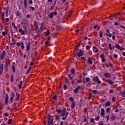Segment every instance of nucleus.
Masks as SVG:
<instances>
[{
	"label": "nucleus",
	"mask_w": 125,
	"mask_h": 125,
	"mask_svg": "<svg viewBox=\"0 0 125 125\" xmlns=\"http://www.w3.org/2000/svg\"><path fill=\"white\" fill-rule=\"evenodd\" d=\"M123 97H125V90L121 93Z\"/></svg>",
	"instance_id": "obj_44"
},
{
	"label": "nucleus",
	"mask_w": 125,
	"mask_h": 125,
	"mask_svg": "<svg viewBox=\"0 0 125 125\" xmlns=\"http://www.w3.org/2000/svg\"><path fill=\"white\" fill-rule=\"evenodd\" d=\"M22 83H23V81H21L19 85V88H20V89L22 88Z\"/></svg>",
	"instance_id": "obj_36"
},
{
	"label": "nucleus",
	"mask_w": 125,
	"mask_h": 125,
	"mask_svg": "<svg viewBox=\"0 0 125 125\" xmlns=\"http://www.w3.org/2000/svg\"><path fill=\"white\" fill-rule=\"evenodd\" d=\"M75 56H76V58H77V59H78V57H81V56H83V50H80L79 52H78V54H75Z\"/></svg>",
	"instance_id": "obj_6"
},
{
	"label": "nucleus",
	"mask_w": 125,
	"mask_h": 125,
	"mask_svg": "<svg viewBox=\"0 0 125 125\" xmlns=\"http://www.w3.org/2000/svg\"><path fill=\"white\" fill-rule=\"evenodd\" d=\"M114 44L116 48L119 49L120 51H122V47H121V45H120L119 43H115Z\"/></svg>",
	"instance_id": "obj_16"
},
{
	"label": "nucleus",
	"mask_w": 125,
	"mask_h": 125,
	"mask_svg": "<svg viewBox=\"0 0 125 125\" xmlns=\"http://www.w3.org/2000/svg\"><path fill=\"white\" fill-rule=\"evenodd\" d=\"M28 2H29V4H33V0H29L28 1Z\"/></svg>",
	"instance_id": "obj_59"
},
{
	"label": "nucleus",
	"mask_w": 125,
	"mask_h": 125,
	"mask_svg": "<svg viewBox=\"0 0 125 125\" xmlns=\"http://www.w3.org/2000/svg\"><path fill=\"white\" fill-rule=\"evenodd\" d=\"M34 26L35 27V30L38 31V33H40V27H39V25H38V22L37 21H34Z\"/></svg>",
	"instance_id": "obj_8"
},
{
	"label": "nucleus",
	"mask_w": 125,
	"mask_h": 125,
	"mask_svg": "<svg viewBox=\"0 0 125 125\" xmlns=\"http://www.w3.org/2000/svg\"><path fill=\"white\" fill-rule=\"evenodd\" d=\"M16 96H17L16 98V101H18L19 100V97H20V95L18 94V92L16 93Z\"/></svg>",
	"instance_id": "obj_28"
},
{
	"label": "nucleus",
	"mask_w": 125,
	"mask_h": 125,
	"mask_svg": "<svg viewBox=\"0 0 125 125\" xmlns=\"http://www.w3.org/2000/svg\"><path fill=\"white\" fill-rule=\"evenodd\" d=\"M47 125H53V119L48 120Z\"/></svg>",
	"instance_id": "obj_20"
},
{
	"label": "nucleus",
	"mask_w": 125,
	"mask_h": 125,
	"mask_svg": "<svg viewBox=\"0 0 125 125\" xmlns=\"http://www.w3.org/2000/svg\"><path fill=\"white\" fill-rule=\"evenodd\" d=\"M10 82L11 83H13V82H14V77L13 76V74H11V75Z\"/></svg>",
	"instance_id": "obj_33"
},
{
	"label": "nucleus",
	"mask_w": 125,
	"mask_h": 125,
	"mask_svg": "<svg viewBox=\"0 0 125 125\" xmlns=\"http://www.w3.org/2000/svg\"><path fill=\"white\" fill-rule=\"evenodd\" d=\"M63 29V27H62V26L61 25H57L56 26V30H57L58 31H60V30Z\"/></svg>",
	"instance_id": "obj_27"
},
{
	"label": "nucleus",
	"mask_w": 125,
	"mask_h": 125,
	"mask_svg": "<svg viewBox=\"0 0 125 125\" xmlns=\"http://www.w3.org/2000/svg\"><path fill=\"white\" fill-rule=\"evenodd\" d=\"M112 102H113V103H114V102H116V100H115V97H113L112 99Z\"/></svg>",
	"instance_id": "obj_54"
},
{
	"label": "nucleus",
	"mask_w": 125,
	"mask_h": 125,
	"mask_svg": "<svg viewBox=\"0 0 125 125\" xmlns=\"http://www.w3.org/2000/svg\"><path fill=\"white\" fill-rule=\"evenodd\" d=\"M11 123H12V119H9V120L8 121V125H11Z\"/></svg>",
	"instance_id": "obj_41"
},
{
	"label": "nucleus",
	"mask_w": 125,
	"mask_h": 125,
	"mask_svg": "<svg viewBox=\"0 0 125 125\" xmlns=\"http://www.w3.org/2000/svg\"><path fill=\"white\" fill-rule=\"evenodd\" d=\"M69 101L71 102V109H74V107H76V102H75V100H74V98L70 97Z\"/></svg>",
	"instance_id": "obj_4"
},
{
	"label": "nucleus",
	"mask_w": 125,
	"mask_h": 125,
	"mask_svg": "<svg viewBox=\"0 0 125 125\" xmlns=\"http://www.w3.org/2000/svg\"><path fill=\"white\" fill-rule=\"evenodd\" d=\"M90 81V79L89 77L86 78V83H88Z\"/></svg>",
	"instance_id": "obj_52"
},
{
	"label": "nucleus",
	"mask_w": 125,
	"mask_h": 125,
	"mask_svg": "<svg viewBox=\"0 0 125 125\" xmlns=\"http://www.w3.org/2000/svg\"><path fill=\"white\" fill-rule=\"evenodd\" d=\"M82 41H80L79 43L77 45V47H79V46H81V44L82 43Z\"/></svg>",
	"instance_id": "obj_51"
},
{
	"label": "nucleus",
	"mask_w": 125,
	"mask_h": 125,
	"mask_svg": "<svg viewBox=\"0 0 125 125\" xmlns=\"http://www.w3.org/2000/svg\"><path fill=\"white\" fill-rule=\"evenodd\" d=\"M110 119L112 120V121H115L116 120V116H115L114 114H112L110 117Z\"/></svg>",
	"instance_id": "obj_30"
},
{
	"label": "nucleus",
	"mask_w": 125,
	"mask_h": 125,
	"mask_svg": "<svg viewBox=\"0 0 125 125\" xmlns=\"http://www.w3.org/2000/svg\"><path fill=\"white\" fill-rule=\"evenodd\" d=\"M93 51L94 53H97L99 51V50L98 48L96 47V46H93Z\"/></svg>",
	"instance_id": "obj_19"
},
{
	"label": "nucleus",
	"mask_w": 125,
	"mask_h": 125,
	"mask_svg": "<svg viewBox=\"0 0 125 125\" xmlns=\"http://www.w3.org/2000/svg\"><path fill=\"white\" fill-rule=\"evenodd\" d=\"M99 119H100V117L97 116L96 117L94 118L95 121H99Z\"/></svg>",
	"instance_id": "obj_47"
},
{
	"label": "nucleus",
	"mask_w": 125,
	"mask_h": 125,
	"mask_svg": "<svg viewBox=\"0 0 125 125\" xmlns=\"http://www.w3.org/2000/svg\"><path fill=\"white\" fill-rule=\"evenodd\" d=\"M16 45L18 47H21V50H24V49H25V44L23 42H17L16 43Z\"/></svg>",
	"instance_id": "obj_3"
},
{
	"label": "nucleus",
	"mask_w": 125,
	"mask_h": 125,
	"mask_svg": "<svg viewBox=\"0 0 125 125\" xmlns=\"http://www.w3.org/2000/svg\"><path fill=\"white\" fill-rule=\"evenodd\" d=\"M25 46L26 48V51L28 53H30V48H31V42H26L25 43Z\"/></svg>",
	"instance_id": "obj_7"
},
{
	"label": "nucleus",
	"mask_w": 125,
	"mask_h": 125,
	"mask_svg": "<svg viewBox=\"0 0 125 125\" xmlns=\"http://www.w3.org/2000/svg\"><path fill=\"white\" fill-rule=\"evenodd\" d=\"M14 65H15V62H13L12 65L13 71L15 73V66Z\"/></svg>",
	"instance_id": "obj_29"
},
{
	"label": "nucleus",
	"mask_w": 125,
	"mask_h": 125,
	"mask_svg": "<svg viewBox=\"0 0 125 125\" xmlns=\"http://www.w3.org/2000/svg\"><path fill=\"white\" fill-rule=\"evenodd\" d=\"M2 36H5V35H6V32H5V31H3V32H2Z\"/></svg>",
	"instance_id": "obj_61"
},
{
	"label": "nucleus",
	"mask_w": 125,
	"mask_h": 125,
	"mask_svg": "<svg viewBox=\"0 0 125 125\" xmlns=\"http://www.w3.org/2000/svg\"><path fill=\"white\" fill-rule=\"evenodd\" d=\"M56 112H57L59 115H61V117H64L67 112V109H66V108H63L62 110L56 109Z\"/></svg>",
	"instance_id": "obj_1"
},
{
	"label": "nucleus",
	"mask_w": 125,
	"mask_h": 125,
	"mask_svg": "<svg viewBox=\"0 0 125 125\" xmlns=\"http://www.w3.org/2000/svg\"><path fill=\"white\" fill-rule=\"evenodd\" d=\"M5 104L7 106L8 105V94H6L5 98Z\"/></svg>",
	"instance_id": "obj_11"
},
{
	"label": "nucleus",
	"mask_w": 125,
	"mask_h": 125,
	"mask_svg": "<svg viewBox=\"0 0 125 125\" xmlns=\"http://www.w3.org/2000/svg\"><path fill=\"white\" fill-rule=\"evenodd\" d=\"M92 81L94 83H98V84H100L102 83L101 81L99 80V78H98V76H97L93 77Z\"/></svg>",
	"instance_id": "obj_5"
},
{
	"label": "nucleus",
	"mask_w": 125,
	"mask_h": 125,
	"mask_svg": "<svg viewBox=\"0 0 125 125\" xmlns=\"http://www.w3.org/2000/svg\"><path fill=\"white\" fill-rule=\"evenodd\" d=\"M79 89H81V86H78L77 87L74 89V93H78V92H79Z\"/></svg>",
	"instance_id": "obj_22"
},
{
	"label": "nucleus",
	"mask_w": 125,
	"mask_h": 125,
	"mask_svg": "<svg viewBox=\"0 0 125 125\" xmlns=\"http://www.w3.org/2000/svg\"><path fill=\"white\" fill-rule=\"evenodd\" d=\"M19 33H20L21 35V36H23V35H25V33H27V28H26V30H23V29L22 28H20L19 29Z\"/></svg>",
	"instance_id": "obj_9"
},
{
	"label": "nucleus",
	"mask_w": 125,
	"mask_h": 125,
	"mask_svg": "<svg viewBox=\"0 0 125 125\" xmlns=\"http://www.w3.org/2000/svg\"><path fill=\"white\" fill-rule=\"evenodd\" d=\"M101 115L103 118H104V116L105 115V110L103 108H101Z\"/></svg>",
	"instance_id": "obj_21"
},
{
	"label": "nucleus",
	"mask_w": 125,
	"mask_h": 125,
	"mask_svg": "<svg viewBox=\"0 0 125 125\" xmlns=\"http://www.w3.org/2000/svg\"><path fill=\"white\" fill-rule=\"evenodd\" d=\"M80 59H82V61H86V60H85V58L83 57H81Z\"/></svg>",
	"instance_id": "obj_53"
},
{
	"label": "nucleus",
	"mask_w": 125,
	"mask_h": 125,
	"mask_svg": "<svg viewBox=\"0 0 125 125\" xmlns=\"http://www.w3.org/2000/svg\"><path fill=\"white\" fill-rule=\"evenodd\" d=\"M56 121H58V120H59V115H56Z\"/></svg>",
	"instance_id": "obj_60"
},
{
	"label": "nucleus",
	"mask_w": 125,
	"mask_h": 125,
	"mask_svg": "<svg viewBox=\"0 0 125 125\" xmlns=\"http://www.w3.org/2000/svg\"><path fill=\"white\" fill-rule=\"evenodd\" d=\"M3 71V64H1L0 65V75H2Z\"/></svg>",
	"instance_id": "obj_23"
},
{
	"label": "nucleus",
	"mask_w": 125,
	"mask_h": 125,
	"mask_svg": "<svg viewBox=\"0 0 125 125\" xmlns=\"http://www.w3.org/2000/svg\"><path fill=\"white\" fill-rule=\"evenodd\" d=\"M57 35H58V33H57L53 34V35H52L53 38H56V37H57Z\"/></svg>",
	"instance_id": "obj_38"
},
{
	"label": "nucleus",
	"mask_w": 125,
	"mask_h": 125,
	"mask_svg": "<svg viewBox=\"0 0 125 125\" xmlns=\"http://www.w3.org/2000/svg\"><path fill=\"white\" fill-rule=\"evenodd\" d=\"M67 77L70 80H73V76H71V74H67Z\"/></svg>",
	"instance_id": "obj_39"
},
{
	"label": "nucleus",
	"mask_w": 125,
	"mask_h": 125,
	"mask_svg": "<svg viewBox=\"0 0 125 125\" xmlns=\"http://www.w3.org/2000/svg\"><path fill=\"white\" fill-rule=\"evenodd\" d=\"M44 34H45L46 36H49V34H50V31H49V29H47V31L46 32H44Z\"/></svg>",
	"instance_id": "obj_35"
},
{
	"label": "nucleus",
	"mask_w": 125,
	"mask_h": 125,
	"mask_svg": "<svg viewBox=\"0 0 125 125\" xmlns=\"http://www.w3.org/2000/svg\"><path fill=\"white\" fill-rule=\"evenodd\" d=\"M47 119H48V120H52L53 119L51 118V115H50V114H49L47 115Z\"/></svg>",
	"instance_id": "obj_46"
},
{
	"label": "nucleus",
	"mask_w": 125,
	"mask_h": 125,
	"mask_svg": "<svg viewBox=\"0 0 125 125\" xmlns=\"http://www.w3.org/2000/svg\"><path fill=\"white\" fill-rule=\"evenodd\" d=\"M86 50H89V49H90V46H89V45H87L86 46Z\"/></svg>",
	"instance_id": "obj_45"
},
{
	"label": "nucleus",
	"mask_w": 125,
	"mask_h": 125,
	"mask_svg": "<svg viewBox=\"0 0 125 125\" xmlns=\"http://www.w3.org/2000/svg\"><path fill=\"white\" fill-rule=\"evenodd\" d=\"M53 99H54V100H57V96H56V95L54 96L52 98V100H53Z\"/></svg>",
	"instance_id": "obj_48"
},
{
	"label": "nucleus",
	"mask_w": 125,
	"mask_h": 125,
	"mask_svg": "<svg viewBox=\"0 0 125 125\" xmlns=\"http://www.w3.org/2000/svg\"><path fill=\"white\" fill-rule=\"evenodd\" d=\"M10 95H11V97L10 99V103H13V98H14V96H15L14 93L13 92H12Z\"/></svg>",
	"instance_id": "obj_14"
},
{
	"label": "nucleus",
	"mask_w": 125,
	"mask_h": 125,
	"mask_svg": "<svg viewBox=\"0 0 125 125\" xmlns=\"http://www.w3.org/2000/svg\"><path fill=\"white\" fill-rule=\"evenodd\" d=\"M99 125H103V122L101 121L99 124Z\"/></svg>",
	"instance_id": "obj_64"
},
{
	"label": "nucleus",
	"mask_w": 125,
	"mask_h": 125,
	"mask_svg": "<svg viewBox=\"0 0 125 125\" xmlns=\"http://www.w3.org/2000/svg\"><path fill=\"white\" fill-rule=\"evenodd\" d=\"M12 26L13 28L15 29V30H16L17 32H18V29L17 28V27H16V26L15 25V23H14V22H13L12 23Z\"/></svg>",
	"instance_id": "obj_26"
},
{
	"label": "nucleus",
	"mask_w": 125,
	"mask_h": 125,
	"mask_svg": "<svg viewBox=\"0 0 125 125\" xmlns=\"http://www.w3.org/2000/svg\"><path fill=\"white\" fill-rule=\"evenodd\" d=\"M78 83L77 79L72 80V81L71 82L72 84H74V83Z\"/></svg>",
	"instance_id": "obj_31"
},
{
	"label": "nucleus",
	"mask_w": 125,
	"mask_h": 125,
	"mask_svg": "<svg viewBox=\"0 0 125 125\" xmlns=\"http://www.w3.org/2000/svg\"><path fill=\"white\" fill-rule=\"evenodd\" d=\"M104 76L106 79H111V75L109 73H104Z\"/></svg>",
	"instance_id": "obj_12"
},
{
	"label": "nucleus",
	"mask_w": 125,
	"mask_h": 125,
	"mask_svg": "<svg viewBox=\"0 0 125 125\" xmlns=\"http://www.w3.org/2000/svg\"><path fill=\"white\" fill-rule=\"evenodd\" d=\"M99 37L101 39L103 37V31H102V30H101L100 31Z\"/></svg>",
	"instance_id": "obj_32"
},
{
	"label": "nucleus",
	"mask_w": 125,
	"mask_h": 125,
	"mask_svg": "<svg viewBox=\"0 0 125 125\" xmlns=\"http://www.w3.org/2000/svg\"><path fill=\"white\" fill-rule=\"evenodd\" d=\"M23 4L24 8L27 9L28 8V1H27V0H23Z\"/></svg>",
	"instance_id": "obj_18"
},
{
	"label": "nucleus",
	"mask_w": 125,
	"mask_h": 125,
	"mask_svg": "<svg viewBox=\"0 0 125 125\" xmlns=\"http://www.w3.org/2000/svg\"><path fill=\"white\" fill-rule=\"evenodd\" d=\"M82 80L80 79V80H78L77 79V83H82Z\"/></svg>",
	"instance_id": "obj_62"
},
{
	"label": "nucleus",
	"mask_w": 125,
	"mask_h": 125,
	"mask_svg": "<svg viewBox=\"0 0 125 125\" xmlns=\"http://www.w3.org/2000/svg\"><path fill=\"white\" fill-rule=\"evenodd\" d=\"M93 62L92 61V58L89 57L88 58V61H87V63L89 64V65H91Z\"/></svg>",
	"instance_id": "obj_15"
},
{
	"label": "nucleus",
	"mask_w": 125,
	"mask_h": 125,
	"mask_svg": "<svg viewBox=\"0 0 125 125\" xmlns=\"http://www.w3.org/2000/svg\"><path fill=\"white\" fill-rule=\"evenodd\" d=\"M3 116L4 117H9V115L7 112L5 113Z\"/></svg>",
	"instance_id": "obj_49"
},
{
	"label": "nucleus",
	"mask_w": 125,
	"mask_h": 125,
	"mask_svg": "<svg viewBox=\"0 0 125 125\" xmlns=\"http://www.w3.org/2000/svg\"><path fill=\"white\" fill-rule=\"evenodd\" d=\"M93 94H96L97 93V90H94L92 91Z\"/></svg>",
	"instance_id": "obj_57"
},
{
	"label": "nucleus",
	"mask_w": 125,
	"mask_h": 125,
	"mask_svg": "<svg viewBox=\"0 0 125 125\" xmlns=\"http://www.w3.org/2000/svg\"><path fill=\"white\" fill-rule=\"evenodd\" d=\"M4 9H6L5 16H6V17H8V10L9 9V8L8 7V6H7L6 8H4Z\"/></svg>",
	"instance_id": "obj_24"
},
{
	"label": "nucleus",
	"mask_w": 125,
	"mask_h": 125,
	"mask_svg": "<svg viewBox=\"0 0 125 125\" xmlns=\"http://www.w3.org/2000/svg\"><path fill=\"white\" fill-rule=\"evenodd\" d=\"M21 24L22 25V28L23 30L26 31V29L28 27V20L23 19L22 20Z\"/></svg>",
	"instance_id": "obj_2"
},
{
	"label": "nucleus",
	"mask_w": 125,
	"mask_h": 125,
	"mask_svg": "<svg viewBox=\"0 0 125 125\" xmlns=\"http://www.w3.org/2000/svg\"><path fill=\"white\" fill-rule=\"evenodd\" d=\"M90 123H94V118H92L90 119Z\"/></svg>",
	"instance_id": "obj_56"
},
{
	"label": "nucleus",
	"mask_w": 125,
	"mask_h": 125,
	"mask_svg": "<svg viewBox=\"0 0 125 125\" xmlns=\"http://www.w3.org/2000/svg\"><path fill=\"white\" fill-rule=\"evenodd\" d=\"M5 51H2V54L0 56L1 60H4V57H5Z\"/></svg>",
	"instance_id": "obj_13"
},
{
	"label": "nucleus",
	"mask_w": 125,
	"mask_h": 125,
	"mask_svg": "<svg viewBox=\"0 0 125 125\" xmlns=\"http://www.w3.org/2000/svg\"><path fill=\"white\" fill-rule=\"evenodd\" d=\"M4 69L5 72H7L8 71V63H7V62H5Z\"/></svg>",
	"instance_id": "obj_17"
},
{
	"label": "nucleus",
	"mask_w": 125,
	"mask_h": 125,
	"mask_svg": "<svg viewBox=\"0 0 125 125\" xmlns=\"http://www.w3.org/2000/svg\"><path fill=\"white\" fill-rule=\"evenodd\" d=\"M63 88H64V90H66V89H67V85H66V84L63 85Z\"/></svg>",
	"instance_id": "obj_58"
},
{
	"label": "nucleus",
	"mask_w": 125,
	"mask_h": 125,
	"mask_svg": "<svg viewBox=\"0 0 125 125\" xmlns=\"http://www.w3.org/2000/svg\"><path fill=\"white\" fill-rule=\"evenodd\" d=\"M105 106H106V107H109V106L111 105V103H110V102L108 101L106 103H105Z\"/></svg>",
	"instance_id": "obj_34"
},
{
	"label": "nucleus",
	"mask_w": 125,
	"mask_h": 125,
	"mask_svg": "<svg viewBox=\"0 0 125 125\" xmlns=\"http://www.w3.org/2000/svg\"><path fill=\"white\" fill-rule=\"evenodd\" d=\"M65 82H66V83H68V84H70V82H69V79H66L65 80Z\"/></svg>",
	"instance_id": "obj_50"
},
{
	"label": "nucleus",
	"mask_w": 125,
	"mask_h": 125,
	"mask_svg": "<svg viewBox=\"0 0 125 125\" xmlns=\"http://www.w3.org/2000/svg\"><path fill=\"white\" fill-rule=\"evenodd\" d=\"M56 15H57V12H53L49 15V17L50 19H52V18H53V16H56Z\"/></svg>",
	"instance_id": "obj_10"
},
{
	"label": "nucleus",
	"mask_w": 125,
	"mask_h": 125,
	"mask_svg": "<svg viewBox=\"0 0 125 125\" xmlns=\"http://www.w3.org/2000/svg\"><path fill=\"white\" fill-rule=\"evenodd\" d=\"M70 71L72 75H74L75 74V68L71 69Z\"/></svg>",
	"instance_id": "obj_40"
},
{
	"label": "nucleus",
	"mask_w": 125,
	"mask_h": 125,
	"mask_svg": "<svg viewBox=\"0 0 125 125\" xmlns=\"http://www.w3.org/2000/svg\"><path fill=\"white\" fill-rule=\"evenodd\" d=\"M106 82L109 83V84H110V85H112L114 83V81L110 79L106 80Z\"/></svg>",
	"instance_id": "obj_25"
},
{
	"label": "nucleus",
	"mask_w": 125,
	"mask_h": 125,
	"mask_svg": "<svg viewBox=\"0 0 125 125\" xmlns=\"http://www.w3.org/2000/svg\"><path fill=\"white\" fill-rule=\"evenodd\" d=\"M115 92V90L110 89L109 90V93H110V94H112Z\"/></svg>",
	"instance_id": "obj_43"
},
{
	"label": "nucleus",
	"mask_w": 125,
	"mask_h": 125,
	"mask_svg": "<svg viewBox=\"0 0 125 125\" xmlns=\"http://www.w3.org/2000/svg\"><path fill=\"white\" fill-rule=\"evenodd\" d=\"M26 18H31V15L30 14L26 15Z\"/></svg>",
	"instance_id": "obj_63"
},
{
	"label": "nucleus",
	"mask_w": 125,
	"mask_h": 125,
	"mask_svg": "<svg viewBox=\"0 0 125 125\" xmlns=\"http://www.w3.org/2000/svg\"><path fill=\"white\" fill-rule=\"evenodd\" d=\"M109 66L112 69H114V65L111 62H109Z\"/></svg>",
	"instance_id": "obj_37"
},
{
	"label": "nucleus",
	"mask_w": 125,
	"mask_h": 125,
	"mask_svg": "<svg viewBox=\"0 0 125 125\" xmlns=\"http://www.w3.org/2000/svg\"><path fill=\"white\" fill-rule=\"evenodd\" d=\"M31 69H32V67H30L29 68V69L27 70V72H26V74H29V72H30V71H31Z\"/></svg>",
	"instance_id": "obj_55"
},
{
	"label": "nucleus",
	"mask_w": 125,
	"mask_h": 125,
	"mask_svg": "<svg viewBox=\"0 0 125 125\" xmlns=\"http://www.w3.org/2000/svg\"><path fill=\"white\" fill-rule=\"evenodd\" d=\"M111 111V107H108L106 109V113H109Z\"/></svg>",
	"instance_id": "obj_42"
}]
</instances>
